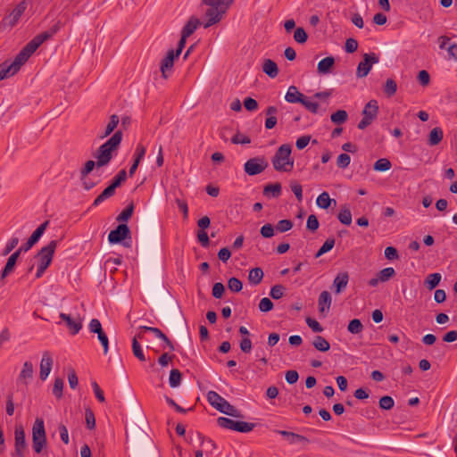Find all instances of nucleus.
<instances>
[{
	"instance_id": "obj_22",
	"label": "nucleus",
	"mask_w": 457,
	"mask_h": 457,
	"mask_svg": "<svg viewBox=\"0 0 457 457\" xmlns=\"http://www.w3.org/2000/svg\"><path fill=\"white\" fill-rule=\"evenodd\" d=\"M349 281V275L346 271L338 273L333 281V287H335V293L340 294L345 289Z\"/></svg>"
},
{
	"instance_id": "obj_23",
	"label": "nucleus",
	"mask_w": 457,
	"mask_h": 457,
	"mask_svg": "<svg viewBox=\"0 0 457 457\" xmlns=\"http://www.w3.org/2000/svg\"><path fill=\"white\" fill-rule=\"evenodd\" d=\"M334 65L335 58L333 56L325 57L318 62L317 71L320 75L328 74L331 72Z\"/></svg>"
},
{
	"instance_id": "obj_54",
	"label": "nucleus",
	"mask_w": 457,
	"mask_h": 457,
	"mask_svg": "<svg viewBox=\"0 0 457 457\" xmlns=\"http://www.w3.org/2000/svg\"><path fill=\"white\" fill-rule=\"evenodd\" d=\"M274 307L272 301L268 297H263L259 303V310L262 312H268Z\"/></svg>"
},
{
	"instance_id": "obj_20",
	"label": "nucleus",
	"mask_w": 457,
	"mask_h": 457,
	"mask_svg": "<svg viewBox=\"0 0 457 457\" xmlns=\"http://www.w3.org/2000/svg\"><path fill=\"white\" fill-rule=\"evenodd\" d=\"M274 432L282 436L285 439L287 440V442L290 445H294L296 443H303V444L309 443V439L307 437H305L304 436L294 433V432H290V431H287V430H279V429H276V430H274Z\"/></svg>"
},
{
	"instance_id": "obj_42",
	"label": "nucleus",
	"mask_w": 457,
	"mask_h": 457,
	"mask_svg": "<svg viewBox=\"0 0 457 457\" xmlns=\"http://www.w3.org/2000/svg\"><path fill=\"white\" fill-rule=\"evenodd\" d=\"M347 330L351 334H359L363 330V325L359 319H353L350 320Z\"/></svg>"
},
{
	"instance_id": "obj_1",
	"label": "nucleus",
	"mask_w": 457,
	"mask_h": 457,
	"mask_svg": "<svg viewBox=\"0 0 457 457\" xmlns=\"http://www.w3.org/2000/svg\"><path fill=\"white\" fill-rule=\"evenodd\" d=\"M232 3L233 0H202V5L206 6L204 14V19L205 20L204 28L207 29L218 23Z\"/></svg>"
},
{
	"instance_id": "obj_7",
	"label": "nucleus",
	"mask_w": 457,
	"mask_h": 457,
	"mask_svg": "<svg viewBox=\"0 0 457 457\" xmlns=\"http://www.w3.org/2000/svg\"><path fill=\"white\" fill-rule=\"evenodd\" d=\"M378 112V104L376 100H370L366 104L362 110V119L358 123L359 129H365L377 118Z\"/></svg>"
},
{
	"instance_id": "obj_49",
	"label": "nucleus",
	"mask_w": 457,
	"mask_h": 457,
	"mask_svg": "<svg viewBox=\"0 0 457 457\" xmlns=\"http://www.w3.org/2000/svg\"><path fill=\"white\" fill-rule=\"evenodd\" d=\"M95 166H96V162H94L92 160L87 161L80 170V179L84 180L87 177V175L94 170Z\"/></svg>"
},
{
	"instance_id": "obj_25",
	"label": "nucleus",
	"mask_w": 457,
	"mask_h": 457,
	"mask_svg": "<svg viewBox=\"0 0 457 457\" xmlns=\"http://www.w3.org/2000/svg\"><path fill=\"white\" fill-rule=\"evenodd\" d=\"M34 369L33 364L30 361H25L22 370L20 372L18 381L27 385L28 380L33 378Z\"/></svg>"
},
{
	"instance_id": "obj_18",
	"label": "nucleus",
	"mask_w": 457,
	"mask_h": 457,
	"mask_svg": "<svg viewBox=\"0 0 457 457\" xmlns=\"http://www.w3.org/2000/svg\"><path fill=\"white\" fill-rule=\"evenodd\" d=\"M60 318L65 321L67 328L71 335H77L82 328V320L80 318L73 319L70 314L60 313Z\"/></svg>"
},
{
	"instance_id": "obj_37",
	"label": "nucleus",
	"mask_w": 457,
	"mask_h": 457,
	"mask_svg": "<svg viewBox=\"0 0 457 457\" xmlns=\"http://www.w3.org/2000/svg\"><path fill=\"white\" fill-rule=\"evenodd\" d=\"M134 212V204L130 203L117 217L116 220L118 222H126L132 216Z\"/></svg>"
},
{
	"instance_id": "obj_27",
	"label": "nucleus",
	"mask_w": 457,
	"mask_h": 457,
	"mask_svg": "<svg viewBox=\"0 0 457 457\" xmlns=\"http://www.w3.org/2000/svg\"><path fill=\"white\" fill-rule=\"evenodd\" d=\"M262 71L271 79L276 78L278 74V68L277 63L270 59L264 60L262 64Z\"/></svg>"
},
{
	"instance_id": "obj_16",
	"label": "nucleus",
	"mask_w": 457,
	"mask_h": 457,
	"mask_svg": "<svg viewBox=\"0 0 457 457\" xmlns=\"http://www.w3.org/2000/svg\"><path fill=\"white\" fill-rule=\"evenodd\" d=\"M179 56V55H178V54L175 53V50L170 49L168 51L166 56L161 62L160 69H161L162 78H164V79L168 78L167 72L170 71L172 70L173 64H174V60L176 58H178Z\"/></svg>"
},
{
	"instance_id": "obj_58",
	"label": "nucleus",
	"mask_w": 457,
	"mask_h": 457,
	"mask_svg": "<svg viewBox=\"0 0 457 457\" xmlns=\"http://www.w3.org/2000/svg\"><path fill=\"white\" fill-rule=\"evenodd\" d=\"M351 157L347 154H341L338 155L337 160V165L341 169H345L349 166Z\"/></svg>"
},
{
	"instance_id": "obj_57",
	"label": "nucleus",
	"mask_w": 457,
	"mask_h": 457,
	"mask_svg": "<svg viewBox=\"0 0 457 457\" xmlns=\"http://www.w3.org/2000/svg\"><path fill=\"white\" fill-rule=\"evenodd\" d=\"M231 142L236 145H247L251 143V139L249 137L242 135L241 133L237 132L232 137Z\"/></svg>"
},
{
	"instance_id": "obj_2",
	"label": "nucleus",
	"mask_w": 457,
	"mask_h": 457,
	"mask_svg": "<svg viewBox=\"0 0 457 457\" xmlns=\"http://www.w3.org/2000/svg\"><path fill=\"white\" fill-rule=\"evenodd\" d=\"M122 140L121 130H117L105 143L101 145L95 157L96 158V167L106 166L113 157V152L117 151Z\"/></svg>"
},
{
	"instance_id": "obj_46",
	"label": "nucleus",
	"mask_w": 457,
	"mask_h": 457,
	"mask_svg": "<svg viewBox=\"0 0 457 457\" xmlns=\"http://www.w3.org/2000/svg\"><path fill=\"white\" fill-rule=\"evenodd\" d=\"M397 90V84L393 79H387L385 86L384 92L387 96H392Z\"/></svg>"
},
{
	"instance_id": "obj_47",
	"label": "nucleus",
	"mask_w": 457,
	"mask_h": 457,
	"mask_svg": "<svg viewBox=\"0 0 457 457\" xmlns=\"http://www.w3.org/2000/svg\"><path fill=\"white\" fill-rule=\"evenodd\" d=\"M63 379L61 378H56L54 382L53 386V394L54 395L60 399L62 396V389H63Z\"/></svg>"
},
{
	"instance_id": "obj_48",
	"label": "nucleus",
	"mask_w": 457,
	"mask_h": 457,
	"mask_svg": "<svg viewBox=\"0 0 457 457\" xmlns=\"http://www.w3.org/2000/svg\"><path fill=\"white\" fill-rule=\"evenodd\" d=\"M228 287L230 291L238 293L243 288V283L237 278H230L228 281Z\"/></svg>"
},
{
	"instance_id": "obj_63",
	"label": "nucleus",
	"mask_w": 457,
	"mask_h": 457,
	"mask_svg": "<svg viewBox=\"0 0 457 457\" xmlns=\"http://www.w3.org/2000/svg\"><path fill=\"white\" fill-rule=\"evenodd\" d=\"M243 104H244L245 108L249 112H254L258 109L257 101L252 97L245 98Z\"/></svg>"
},
{
	"instance_id": "obj_51",
	"label": "nucleus",
	"mask_w": 457,
	"mask_h": 457,
	"mask_svg": "<svg viewBox=\"0 0 457 457\" xmlns=\"http://www.w3.org/2000/svg\"><path fill=\"white\" fill-rule=\"evenodd\" d=\"M86 423L88 429H94L96 427V418L93 411L90 408L85 411Z\"/></svg>"
},
{
	"instance_id": "obj_10",
	"label": "nucleus",
	"mask_w": 457,
	"mask_h": 457,
	"mask_svg": "<svg viewBox=\"0 0 457 457\" xmlns=\"http://www.w3.org/2000/svg\"><path fill=\"white\" fill-rule=\"evenodd\" d=\"M269 166L268 162L262 156L249 159L244 165V170L249 176L262 173Z\"/></svg>"
},
{
	"instance_id": "obj_38",
	"label": "nucleus",
	"mask_w": 457,
	"mask_h": 457,
	"mask_svg": "<svg viewBox=\"0 0 457 457\" xmlns=\"http://www.w3.org/2000/svg\"><path fill=\"white\" fill-rule=\"evenodd\" d=\"M391 162L386 158H380L373 165V169L376 171H387L391 169Z\"/></svg>"
},
{
	"instance_id": "obj_30",
	"label": "nucleus",
	"mask_w": 457,
	"mask_h": 457,
	"mask_svg": "<svg viewBox=\"0 0 457 457\" xmlns=\"http://www.w3.org/2000/svg\"><path fill=\"white\" fill-rule=\"evenodd\" d=\"M313 347L320 352H328L330 349L329 342L321 336H316L312 341Z\"/></svg>"
},
{
	"instance_id": "obj_41",
	"label": "nucleus",
	"mask_w": 457,
	"mask_h": 457,
	"mask_svg": "<svg viewBox=\"0 0 457 457\" xmlns=\"http://www.w3.org/2000/svg\"><path fill=\"white\" fill-rule=\"evenodd\" d=\"M335 245V239L332 237L328 238L324 244L321 245V247L318 250V252L315 254V258H319L324 253L329 252Z\"/></svg>"
},
{
	"instance_id": "obj_43",
	"label": "nucleus",
	"mask_w": 457,
	"mask_h": 457,
	"mask_svg": "<svg viewBox=\"0 0 457 457\" xmlns=\"http://www.w3.org/2000/svg\"><path fill=\"white\" fill-rule=\"evenodd\" d=\"M21 16V14L13 9L7 17L3 19V23L8 24L10 27H13L18 22Z\"/></svg>"
},
{
	"instance_id": "obj_29",
	"label": "nucleus",
	"mask_w": 457,
	"mask_h": 457,
	"mask_svg": "<svg viewBox=\"0 0 457 457\" xmlns=\"http://www.w3.org/2000/svg\"><path fill=\"white\" fill-rule=\"evenodd\" d=\"M281 184L277 182L274 184H268L263 188V195L267 197H278L281 195Z\"/></svg>"
},
{
	"instance_id": "obj_13",
	"label": "nucleus",
	"mask_w": 457,
	"mask_h": 457,
	"mask_svg": "<svg viewBox=\"0 0 457 457\" xmlns=\"http://www.w3.org/2000/svg\"><path fill=\"white\" fill-rule=\"evenodd\" d=\"M40 46L41 45L35 37L20 51L15 58L21 65H23Z\"/></svg>"
},
{
	"instance_id": "obj_14",
	"label": "nucleus",
	"mask_w": 457,
	"mask_h": 457,
	"mask_svg": "<svg viewBox=\"0 0 457 457\" xmlns=\"http://www.w3.org/2000/svg\"><path fill=\"white\" fill-rule=\"evenodd\" d=\"M49 225V220H46L43 222L29 237L28 241L20 246L18 249L21 250V253L28 252L35 244L38 242L42 235L44 234L45 230Z\"/></svg>"
},
{
	"instance_id": "obj_64",
	"label": "nucleus",
	"mask_w": 457,
	"mask_h": 457,
	"mask_svg": "<svg viewBox=\"0 0 457 457\" xmlns=\"http://www.w3.org/2000/svg\"><path fill=\"white\" fill-rule=\"evenodd\" d=\"M88 329L91 333L98 334L103 331L102 324L97 319H92L88 325Z\"/></svg>"
},
{
	"instance_id": "obj_62",
	"label": "nucleus",
	"mask_w": 457,
	"mask_h": 457,
	"mask_svg": "<svg viewBox=\"0 0 457 457\" xmlns=\"http://www.w3.org/2000/svg\"><path fill=\"white\" fill-rule=\"evenodd\" d=\"M306 324L315 333H320L323 331L322 326L314 319L308 317L306 319Z\"/></svg>"
},
{
	"instance_id": "obj_34",
	"label": "nucleus",
	"mask_w": 457,
	"mask_h": 457,
	"mask_svg": "<svg viewBox=\"0 0 457 457\" xmlns=\"http://www.w3.org/2000/svg\"><path fill=\"white\" fill-rule=\"evenodd\" d=\"M337 219L344 225H350L352 223V213L348 206L344 205L337 214Z\"/></svg>"
},
{
	"instance_id": "obj_55",
	"label": "nucleus",
	"mask_w": 457,
	"mask_h": 457,
	"mask_svg": "<svg viewBox=\"0 0 457 457\" xmlns=\"http://www.w3.org/2000/svg\"><path fill=\"white\" fill-rule=\"evenodd\" d=\"M308 38L306 31L303 28H297L294 33V39L299 43L303 44Z\"/></svg>"
},
{
	"instance_id": "obj_8",
	"label": "nucleus",
	"mask_w": 457,
	"mask_h": 457,
	"mask_svg": "<svg viewBox=\"0 0 457 457\" xmlns=\"http://www.w3.org/2000/svg\"><path fill=\"white\" fill-rule=\"evenodd\" d=\"M58 243L59 241L57 240H52L39 250V252L34 256V259L37 260V264L49 267Z\"/></svg>"
},
{
	"instance_id": "obj_31",
	"label": "nucleus",
	"mask_w": 457,
	"mask_h": 457,
	"mask_svg": "<svg viewBox=\"0 0 457 457\" xmlns=\"http://www.w3.org/2000/svg\"><path fill=\"white\" fill-rule=\"evenodd\" d=\"M119 121H120L119 116L116 114H112L110 117V120H109L108 124L106 125L104 133L99 136V138L103 139V138L108 137L109 135H111L113 132V130L115 129V128L117 127Z\"/></svg>"
},
{
	"instance_id": "obj_53",
	"label": "nucleus",
	"mask_w": 457,
	"mask_h": 457,
	"mask_svg": "<svg viewBox=\"0 0 457 457\" xmlns=\"http://www.w3.org/2000/svg\"><path fill=\"white\" fill-rule=\"evenodd\" d=\"M293 228V222L290 220H281L276 225V229L284 233L290 230Z\"/></svg>"
},
{
	"instance_id": "obj_45",
	"label": "nucleus",
	"mask_w": 457,
	"mask_h": 457,
	"mask_svg": "<svg viewBox=\"0 0 457 457\" xmlns=\"http://www.w3.org/2000/svg\"><path fill=\"white\" fill-rule=\"evenodd\" d=\"M378 405L380 409L389 411L394 407L395 401L391 396L384 395L379 399Z\"/></svg>"
},
{
	"instance_id": "obj_61",
	"label": "nucleus",
	"mask_w": 457,
	"mask_h": 457,
	"mask_svg": "<svg viewBox=\"0 0 457 457\" xmlns=\"http://www.w3.org/2000/svg\"><path fill=\"white\" fill-rule=\"evenodd\" d=\"M225 291V287L222 283L217 282L212 287V296L216 299L222 297Z\"/></svg>"
},
{
	"instance_id": "obj_50",
	"label": "nucleus",
	"mask_w": 457,
	"mask_h": 457,
	"mask_svg": "<svg viewBox=\"0 0 457 457\" xmlns=\"http://www.w3.org/2000/svg\"><path fill=\"white\" fill-rule=\"evenodd\" d=\"M127 171L126 170L122 169L118 172V174L113 178L111 185H112L114 187H120L123 182L127 179Z\"/></svg>"
},
{
	"instance_id": "obj_28",
	"label": "nucleus",
	"mask_w": 457,
	"mask_h": 457,
	"mask_svg": "<svg viewBox=\"0 0 457 457\" xmlns=\"http://www.w3.org/2000/svg\"><path fill=\"white\" fill-rule=\"evenodd\" d=\"M444 137L443 129L439 127L432 129L428 135V144L431 146L438 145Z\"/></svg>"
},
{
	"instance_id": "obj_17",
	"label": "nucleus",
	"mask_w": 457,
	"mask_h": 457,
	"mask_svg": "<svg viewBox=\"0 0 457 457\" xmlns=\"http://www.w3.org/2000/svg\"><path fill=\"white\" fill-rule=\"evenodd\" d=\"M21 253V250L17 249L7 259L6 264H5L4 268L3 269L1 275H0V280L3 282V284L4 283V278L14 270L17 260L20 257Z\"/></svg>"
},
{
	"instance_id": "obj_60",
	"label": "nucleus",
	"mask_w": 457,
	"mask_h": 457,
	"mask_svg": "<svg viewBox=\"0 0 457 457\" xmlns=\"http://www.w3.org/2000/svg\"><path fill=\"white\" fill-rule=\"evenodd\" d=\"M97 337L103 346L104 353L106 354L109 351V339L106 333L103 330L97 334Z\"/></svg>"
},
{
	"instance_id": "obj_32",
	"label": "nucleus",
	"mask_w": 457,
	"mask_h": 457,
	"mask_svg": "<svg viewBox=\"0 0 457 457\" xmlns=\"http://www.w3.org/2000/svg\"><path fill=\"white\" fill-rule=\"evenodd\" d=\"M263 270L259 267L250 270L248 275L249 283L254 286L259 285L263 278Z\"/></svg>"
},
{
	"instance_id": "obj_15",
	"label": "nucleus",
	"mask_w": 457,
	"mask_h": 457,
	"mask_svg": "<svg viewBox=\"0 0 457 457\" xmlns=\"http://www.w3.org/2000/svg\"><path fill=\"white\" fill-rule=\"evenodd\" d=\"M22 65L16 58L11 62L5 61L0 64V80L7 79L16 74Z\"/></svg>"
},
{
	"instance_id": "obj_59",
	"label": "nucleus",
	"mask_w": 457,
	"mask_h": 457,
	"mask_svg": "<svg viewBox=\"0 0 457 457\" xmlns=\"http://www.w3.org/2000/svg\"><path fill=\"white\" fill-rule=\"evenodd\" d=\"M319 220L317 217L314 214H311L308 216L307 222H306V228L307 229L311 231H316L319 228Z\"/></svg>"
},
{
	"instance_id": "obj_40",
	"label": "nucleus",
	"mask_w": 457,
	"mask_h": 457,
	"mask_svg": "<svg viewBox=\"0 0 457 457\" xmlns=\"http://www.w3.org/2000/svg\"><path fill=\"white\" fill-rule=\"evenodd\" d=\"M331 121L335 124L345 123L348 119V114L345 110H338L331 114Z\"/></svg>"
},
{
	"instance_id": "obj_12",
	"label": "nucleus",
	"mask_w": 457,
	"mask_h": 457,
	"mask_svg": "<svg viewBox=\"0 0 457 457\" xmlns=\"http://www.w3.org/2000/svg\"><path fill=\"white\" fill-rule=\"evenodd\" d=\"M127 238H131V233L128 225L124 223H120L108 235V241L112 245L120 244Z\"/></svg>"
},
{
	"instance_id": "obj_26",
	"label": "nucleus",
	"mask_w": 457,
	"mask_h": 457,
	"mask_svg": "<svg viewBox=\"0 0 457 457\" xmlns=\"http://www.w3.org/2000/svg\"><path fill=\"white\" fill-rule=\"evenodd\" d=\"M200 24L201 22L198 18L191 16L183 27L181 33L184 34V37H190Z\"/></svg>"
},
{
	"instance_id": "obj_6",
	"label": "nucleus",
	"mask_w": 457,
	"mask_h": 457,
	"mask_svg": "<svg viewBox=\"0 0 457 457\" xmlns=\"http://www.w3.org/2000/svg\"><path fill=\"white\" fill-rule=\"evenodd\" d=\"M217 423L220 428L241 432V433H248L252 431L255 424L241 421V420H234L226 417H220L217 420Z\"/></svg>"
},
{
	"instance_id": "obj_24",
	"label": "nucleus",
	"mask_w": 457,
	"mask_h": 457,
	"mask_svg": "<svg viewBox=\"0 0 457 457\" xmlns=\"http://www.w3.org/2000/svg\"><path fill=\"white\" fill-rule=\"evenodd\" d=\"M332 303V298L328 291H322L319 296L318 300V308L320 313L328 312L330 309V305Z\"/></svg>"
},
{
	"instance_id": "obj_9",
	"label": "nucleus",
	"mask_w": 457,
	"mask_h": 457,
	"mask_svg": "<svg viewBox=\"0 0 457 457\" xmlns=\"http://www.w3.org/2000/svg\"><path fill=\"white\" fill-rule=\"evenodd\" d=\"M27 449L26 435L22 425H16L14 430V452L12 457H25Z\"/></svg>"
},
{
	"instance_id": "obj_11",
	"label": "nucleus",
	"mask_w": 457,
	"mask_h": 457,
	"mask_svg": "<svg viewBox=\"0 0 457 457\" xmlns=\"http://www.w3.org/2000/svg\"><path fill=\"white\" fill-rule=\"evenodd\" d=\"M379 62V57L375 53L363 54V60L359 62L356 71L357 78H364L370 71L372 65Z\"/></svg>"
},
{
	"instance_id": "obj_35",
	"label": "nucleus",
	"mask_w": 457,
	"mask_h": 457,
	"mask_svg": "<svg viewBox=\"0 0 457 457\" xmlns=\"http://www.w3.org/2000/svg\"><path fill=\"white\" fill-rule=\"evenodd\" d=\"M332 202L336 204V200L331 199L328 192H322L316 200L317 205L321 209L329 208Z\"/></svg>"
},
{
	"instance_id": "obj_3",
	"label": "nucleus",
	"mask_w": 457,
	"mask_h": 457,
	"mask_svg": "<svg viewBox=\"0 0 457 457\" xmlns=\"http://www.w3.org/2000/svg\"><path fill=\"white\" fill-rule=\"evenodd\" d=\"M292 147L284 144L278 147L271 159L272 165L277 171L288 172L294 167V159L291 158Z\"/></svg>"
},
{
	"instance_id": "obj_56",
	"label": "nucleus",
	"mask_w": 457,
	"mask_h": 457,
	"mask_svg": "<svg viewBox=\"0 0 457 457\" xmlns=\"http://www.w3.org/2000/svg\"><path fill=\"white\" fill-rule=\"evenodd\" d=\"M301 104H303L312 113L316 114L319 112V104L310 101L306 96L303 98Z\"/></svg>"
},
{
	"instance_id": "obj_33",
	"label": "nucleus",
	"mask_w": 457,
	"mask_h": 457,
	"mask_svg": "<svg viewBox=\"0 0 457 457\" xmlns=\"http://www.w3.org/2000/svg\"><path fill=\"white\" fill-rule=\"evenodd\" d=\"M441 278L440 273H432L426 278L424 284L428 289L432 290L439 285Z\"/></svg>"
},
{
	"instance_id": "obj_21",
	"label": "nucleus",
	"mask_w": 457,
	"mask_h": 457,
	"mask_svg": "<svg viewBox=\"0 0 457 457\" xmlns=\"http://www.w3.org/2000/svg\"><path fill=\"white\" fill-rule=\"evenodd\" d=\"M305 96L295 86H290L286 93L285 100L290 104H301Z\"/></svg>"
},
{
	"instance_id": "obj_19",
	"label": "nucleus",
	"mask_w": 457,
	"mask_h": 457,
	"mask_svg": "<svg viewBox=\"0 0 457 457\" xmlns=\"http://www.w3.org/2000/svg\"><path fill=\"white\" fill-rule=\"evenodd\" d=\"M53 367V358L49 352H45L43 353L41 361H40V372L39 377L41 380H46L52 370Z\"/></svg>"
},
{
	"instance_id": "obj_5",
	"label": "nucleus",
	"mask_w": 457,
	"mask_h": 457,
	"mask_svg": "<svg viewBox=\"0 0 457 457\" xmlns=\"http://www.w3.org/2000/svg\"><path fill=\"white\" fill-rule=\"evenodd\" d=\"M45 422L42 418H37L32 427V447L36 453H40L46 446Z\"/></svg>"
},
{
	"instance_id": "obj_39",
	"label": "nucleus",
	"mask_w": 457,
	"mask_h": 457,
	"mask_svg": "<svg viewBox=\"0 0 457 457\" xmlns=\"http://www.w3.org/2000/svg\"><path fill=\"white\" fill-rule=\"evenodd\" d=\"M132 352L135 357H137L140 361H145L146 360L141 345L137 341V337H134L132 339Z\"/></svg>"
},
{
	"instance_id": "obj_52",
	"label": "nucleus",
	"mask_w": 457,
	"mask_h": 457,
	"mask_svg": "<svg viewBox=\"0 0 457 457\" xmlns=\"http://www.w3.org/2000/svg\"><path fill=\"white\" fill-rule=\"evenodd\" d=\"M284 293H285L284 286H282V285H275V286H273L271 287L270 292V295L274 300H278V299H280L284 295Z\"/></svg>"
},
{
	"instance_id": "obj_36",
	"label": "nucleus",
	"mask_w": 457,
	"mask_h": 457,
	"mask_svg": "<svg viewBox=\"0 0 457 457\" xmlns=\"http://www.w3.org/2000/svg\"><path fill=\"white\" fill-rule=\"evenodd\" d=\"M182 381V374L178 369H173L170 372L169 385L170 387H178Z\"/></svg>"
},
{
	"instance_id": "obj_44",
	"label": "nucleus",
	"mask_w": 457,
	"mask_h": 457,
	"mask_svg": "<svg viewBox=\"0 0 457 457\" xmlns=\"http://www.w3.org/2000/svg\"><path fill=\"white\" fill-rule=\"evenodd\" d=\"M395 275V269L392 267L385 268L378 273V279H380V282L388 281Z\"/></svg>"
},
{
	"instance_id": "obj_4",
	"label": "nucleus",
	"mask_w": 457,
	"mask_h": 457,
	"mask_svg": "<svg viewBox=\"0 0 457 457\" xmlns=\"http://www.w3.org/2000/svg\"><path fill=\"white\" fill-rule=\"evenodd\" d=\"M207 400L209 403L217 411L228 416L240 418L242 414L235 406L230 404L225 398L220 396L215 391H209L207 393Z\"/></svg>"
}]
</instances>
